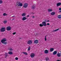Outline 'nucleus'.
I'll use <instances>...</instances> for the list:
<instances>
[{"label": "nucleus", "mask_w": 61, "mask_h": 61, "mask_svg": "<svg viewBox=\"0 0 61 61\" xmlns=\"http://www.w3.org/2000/svg\"><path fill=\"white\" fill-rule=\"evenodd\" d=\"M46 35L45 37V41H46Z\"/></svg>", "instance_id": "34"}, {"label": "nucleus", "mask_w": 61, "mask_h": 61, "mask_svg": "<svg viewBox=\"0 0 61 61\" xmlns=\"http://www.w3.org/2000/svg\"><path fill=\"white\" fill-rule=\"evenodd\" d=\"M0 30L1 32H4L5 30V27H2L0 29Z\"/></svg>", "instance_id": "2"}, {"label": "nucleus", "mask_w": 61, "mask_h": 61, "mask_svg": "<svg viewBox=\"0 0 61 61\" xmlns=\"http://www.w3.org/2000/svg\"><path fill=\"white\" fill-rule=\"evenodd\" d=\"M56 61H60V60L58 59Z\"/></svg>", "instance_id": "39"}, {"label": "nucleus", "mask_w": 61, "mask_h": 61, "mask_svg": "<svg viewBox=\"0 0 61 61\" xmlns=\"http://www.w3.org/2000/svg\"><path fill=\"white\" fill-rule=\"evenodd\" d=\"M39 25L40 26V27H42L43 26V25L42 24H40Z\"/></svg>", "instance_id": "26"}, {"label": "nucleus", "mask_w": 61, "mask_h": 61, "mask_svg": "<svg viewBox=\"0 0 61 61\" xmlns=\"http://www.w3.org/2000/svg\"><path fill=\"white\" fill-rule=\"evenodd\" d=\"M57 54V51H54V52H53V54L54 55H56Z\"/></svg>", "instance_id": "14"}, {"label": "nucleus", "mask_w": 61, "mask_h": 61, "mask_svg": "<svg viewBox=\"0 0 61 61\" xmlns=\"http://www.w3.org/2000/svg\"><path fill=\"white\" fill-rule=\"evenodd\" d=\"M61 5V3H58L56 5L57 6H60Z\"/></svg>", "instance_id": "11"}, {"label": "nucleus", "mask_w": 61, "mask_h": 61, "mask_svg": "<svg viewBox=\"0 0 61 61\" xmlns=\"http://www.w3.org/2000/svg\"><path fill=\"white\" fill-rule=\"evenodd\" d=\"M6 41V39L5 38H4L1 41V43H4V42H5Z\"/></svg>", "instance_id": "7"}, {"label": "nucleus", "mask_w": 61, "mask_h": 61, "mask_svg": "<svg viewBox=\"0 0 61 61\" xmlns=\"http://www.w3.org/2000/svg\"><path fill=\"white\" fill-rule=\"evenodd\" d=\"M7 21H4L3 22V23L5 24L7 23Z\"/></svg>", "instance_id": "28"}, {"label": "nucleus", "mask_w": 61, "mask_h": 61, "mask_svg": "<svg viewBox=\"0 0 61 61\" xmlns=\"http://www.w3.org/2000/svg\"><path fill=\"white\" fill-rule=\"evenodd\" d=\"M35 54L33 53H31L30 54V56L31 58H33L35 57Z\"/></svg>", "instance_id": "5"}, {"label": "nucleus", "mask_w": 61, "mask_h": 61, "mask_svg": "<svg viewBox=\"0 0 61 61\" xmlns=\"http://www.w3.org/2000/svg\"><path fill=\"white\" fill-rule=\"evenodd\" d=\"M58 17L60 19L61 18V15H59L58 16Z\"/></svg>", "instance_id": "24"}, {"label": "nucleus", "mask_w": 61, "mask_h": 61, "mask_svg": "<svg viewBox=\"0 0 61 61\" xmlns=\"http://www.w3.org/2000/svg\"><path fill=\"white\" fill-rule=\"evenodd\" d=\"M3 3V1L1 0H0V4H2Z\"/></svg>", "instance_id": "31"}, {"label": "nucleus", "mask_w": 61, "mask_h": 61, "mask_svg": "<svg viewBox=\"0 0 61 61\" xmlns=\"http://www.w3.org/2000/svg\"><path fill=\"white\" fill-rule=\"evenodd\" d=\"M3 16H5V15H7V14H6V13H5L3 14Z\"/></svg>", "instance_id": "25"}, {"label": "nucleus", "mask_w": 61, "mask_h": 61, "mask_svg": "<svg viewBox=\"0 0 61 61\" xmlns=\"http://www.w3.org/2000/svg\"><path fill=\"white\" fill-rule=\"evenodd\" d=\"M56 13L54 12H52L51 13V15H55V14Z\"/></svg>", "instance_id": "13"}, {"label": "nucleus", "mask_w": 61, "mask_h": 61, "mask_svg": "<svg viewBox=\"0 0 61 61\" xmlns=\"http://www.w3.org/2000/svg\"><path fill=\"white\" fill-rule=\"evenodd\" d=\"M42 24H43V26H46V22H43Z\"/></svg>", "instance_id": "6"}, {"label": "nucleus", "mask_w": 61, "mask_h": 61, "mask_svg": "<svg viewBox=\"0 0 61 61\" xmlns=\"http://www.w3.org/2000/svg\"><path fill=\"white\" fill-rule=\"evenodd\" d=\"M54 50V48H51L50 49V52H53Z\"/></svg>", "instance_id": "15"}, {"label": "nucleus", "mask_w": 61, "mask_h": 61, "mask_svg": "<svg viewBox=\"0 0 61 61\" xmlns=\"http://www.w3.org/2000/svg\"><path fill=\"white\" fill-rule=\"evenodd\" d=\"M15 34H16V32H15L13 33L12 34L13 35H15Z\"/></svg>", "instance_id": "36"}, {"label": "nucleus", "mask_w": 61, "mask_h": 61, "mask_svg": "<svg viewBox=\"0 0 61 61\" xmlns=\"http://www.w3.org/2000/svg\"><path fill=\"white\" fill-rule=\"evenodd\" d=\"M32 18H35V16H33V17H32Z\"/></svg>", "instance_id": "43"}, {"label": "nucleus", "mask_w": 61, "mask_h": 61, "mask_svg": "<svg viewBox=\"0 0 61 61\" xmlns=\"http://www.w3.org/2000/svg\"><path fill=\"white\" fill-rule=\"evenodd\" d=\"M45 22H50V21H49V20H48L47 21H46V20Z\"/></svg>", "instance_id": "35"}, {"label": "nucleus", "mask_w": 61, "mask_h": 61, "mask_svg": "<svg viewBox=\"0 0 61 61\" xmlns=\"http://www.w3.org/2000/svg\"><path fill=\"white\" fill-rule=\"evenodd\" d=\"M57 55L58 57H61V54L60 53H58L57 54Z\"/></svg>", "instance_id": "9"}, {"label": "nucleus", "mask_w": 61, "mask_h": 61, "mask_svg": "<svg viewBox=\"0 0 61 61\" xmlns=\"http://www.w3.org/2000/svg\"><path fill=\"white\" fill-rule=\"evenodd\" d=\"M28 5V4L27 3H25L24 4V5L23 6V7L25 8H26L27 7V6Z\"/></svg>", "instance_id": "8"}, {"label": "nucleus", "mask_w": 61, "mask_h": 61, "mask_svg": "<svg viewBox=\"0 0 61 61\" xmlns=\"http://www.w3.org/2000/svg\"><path fill=\"white\" fill-rule=\"evenodd\" d=\"M26 18L25 17H24L22 18V20H26Z\"/></svg>", "instance_id": "16"}, {"label": "nucleus", "mask_w": 61, "mask_h": 61, "mask_svg": "<svg viewBox=\"0 0 61 61\" xmlns=\"http://www.w3.org/2000/svg\"><path fill=\"white\" fill-rule=\"evenodd\" d=\"M9 50L10 51H12L13 50V49H9Z\"/></svg>", "instance_id": "33"}, {"label": "nucleus", "mask_w": 61, "mask_h": 61, "mask_svg": "<svg viewBox=\"0 0 61 61\" xmlns=\"http://www.w3.org/2000/svg\"><path fill=\"white\" fill-rule=\"evenodd\" d=\"M29 16H30L29 15H27V17H29Z\"/></svg>", "instance_id": "38"}, {"label": "nucleus", "mask_w": 61, "mask_h": 61, "mask_svg": "<svg viewBox=\"0 0 61 61\" xmlns=\"http://www.w3.org/2000/svg\"><path fill=\"white\" fill-rule=\"evenodd\" d=\"M35 8H36V7L35 6H33L32 7V9H34Z\"/></svg>", "instance_id": "27"}, {"label": "nucleus", "mask_w": 61, "mask_h": 61, "mask_svg": "<svg viewBox=\"0 0 61 61\" xmlns=\"http://www.w3.org/2000/svg\"><path fill=\"white\" fill-rule=\"evenodd\" d=\"M59 12H61V10L59 11Z\"/></svg>", "instance_id": "44"}, {"label": "nucleus", "mask_w": 61, "mask_h": 61, "mask_svg": "<svg viewBox=\"0 0 61 61\" xmlns=\"http://www.w3.org/2000/svg\"><path fill=\"white\" fill-rule=\"evenodd\" d=\"M32 43V41L31 40H29L27 42V44L29 45H31Z\"/></svg>", "instance_id": "4"}, {"label": "nucleus", "mask_w": 61, "mask_h": 61, "mask_svg": "<svg viewBox=\"0 0 61 61\" xmlns=\"http://www.w3.org/2000/svg\"><path fill=\"white\" fill-rule=\"evenodd\" d=\"M22 53H23L24 54H25V55H28V54H27V53L26 52H23Z\"/></svg>", "instance_id": "20"}, {"label": "nucleus", "mask_w": 61, "mask_h": 61, "mask_svg": "<svg viewBox=\"0 0 61 61\" xmlns=\"http://www.w3.org/2000/svg\"><path fill=\"white\" fill-rule=\"evenodd\" d=\"M34 43L35 44H38V40H35L34 41Z\"/></svg>", "instance_id": "10"}, {"label": "nucleus", "mask_w": 61, "mask_h": 61, "mask_svg": "<svg viewBox=\"0 0 61 61\" xmlns=\"http://www.w3.org/2000/svg\"><path fill=\"white\" fill-rule=\"evenodd\" d=\"M31 14H32L33 15V14H34V13L33 12H32L31 13Z\"/></svg>", "instance_id": "41"}, {"label": "nucleus", "mask_w": 61, "mask_h": 61, "mask_svg": "<svg viewBox=\"0 0 61 61\" xmlns=\"http://www.w3.org/2000/svg\"><path fill=\"white\" fill-rule=\"evenodd\" d=\"M46 25H50V24H49V23H47V24Z\"/></svg>", "instance_id": "37"}, {"label": "nucleus", "mask_w": 61, "mask_h": 61, "mask_svg": "<svg viewBox=\"0 0 61 61\" xmlns=\"http://www.w3.org/2000/svg\"><path fill=\"white\" fill-rule=\"evenodd\" d=\"M48 11L49 12H52V9H48Z\"/></svg>", "instance_id": "17"}, {"label": "nucleus", "mask_w": 61, "mask_h": 61, "mask_svg": "<svg viewBox=\"0 0 61 61\" xmlns=\"http://www.w3.org/2000/svg\"><path fill=\"white\" fill-rule=\"evenodd\" d=\"M0 44H1V42L0 41Z\"/></svg>", "instance_id": "45"}, {"label": "nucleus", "mask_w": 61, "mask_h": 61, "mask_svg": "<svg viewBox=\"0 0 61 61\" xmlns=\"http://www.w3.org/2000/svg\"><path fill=\"white\" fill-rule=\"evenodd\" d=\"M15 59L16 60H18V58L17 57H16L15 58Z\"/></svg>", "instance_id": "30"}, {"label": "nucleus", "mask_w": 61, "mask_h": 61, "mask_svg": "<svg viewBox=\"0 0 61 61\" xmlns=\"http://www.w3.org/2000/svg\"><path fill=\"white\" fill-rule=\"evenodd\" d=\"M59 10H61V8H59Z\"/></svg>", "instance_id": "40"}, {"label": "nucleus", "mask_w": 61, "mask_h": 61, "mask_svg": "<svg viewBox=\"0 0 61 61\" xmlns=\"http://www.w3.org/2000/svg\"><path fill=\"white\" fill-rule=\"evenodd\" d=\"M5 58H6V56H8V54H7V53H6L5 54Z\"/></svg>", "instance_id": "22"}, {"label": "nucleus", "mask_w": 61, "mask_h": 61, "mask_svg": "<svg viewBox=\"0 0 61 61\" xmlns=\"http://www.w3.org/2000/svg\"><path fill=\"white\" fill-rule=\"evenodd\" d=\"M45 59L46 61H48L49 60V58L47 57L45 58Z\"/></svg>", "instance_id": "23"}, {"label": "nucleus", "mask_w": 61, "mask_h": 61, "mask_svg": "<svg viewBox=\"0 0 61 61\" xmlns=\"http://www.w3.org/2000/svg\"><path fill=\"white\" fill-rule=\"evenodd\" d=\"M16 5L17 6H22L23 4L19 1H17L16 3Z\"/></svg>", "instance_id": "1"}, {"label": "nucleus", "mask_w": 61, "mask_h": 61, "mask_svg": "<svg viewBox=\"0 0 61 61\" xmlns=\"http://www.w3.org/2000/svg\"><path fill=\"white\" fill-rule=\"evenodd\" d=\"M2 43H3L4 44H5V45H6V44H7V42H2Z\"/></svg>", "instance_id": "32"}, {"label": "nucleus", "mask_w": 61, "mask_h": 61, "mask_svg": "<svg viewBox=\"0 0 61 61\" xmlns=\"http://www.w3.org/2000/svg\"><path fill=\"white\" fill-rule=\"evenodd\" d=\"M59 30V29H56V30H53V32H56V31H58Z\"/></svg>", "instance_id": "18"}, {"label": "nucleus", "mask_w": 61, "mask_h": 61, "mask_svg": "<svg viewBox=\"0 0 61 61\" xmlns=\"http://www.w3.org/2000/svg\"><path fill=\"white\" fill-rule=\"evenodd\" d=\"M13 52L11 51H9L8 53V54H9L10 55H12V54H13Z\"/></svg>", "instance_id": "21"}, {"label": "nucleus", "mask_w": 61, "mask_h": 61, "mask_svg": "<svg viewBox=\"0 0 61 61\" xmlns=\"http://www.w3.org/2000/svg\"><path fill=\"white\" fill-rule=\"evenodd\" d=\"M11 29V27L10 26H8L6 28V30L7 31H10Z\"/></svg>", "instance_id": "3"}, {"label": "nucleus", "mask_w": 61, "mask_h": 61, "mask_svg": "<svg viewBox=\"0 0 61 61\" xmlns=\"http://www.w3.org/2000/svg\"><path fill=\"white\" fill-rule=\"evenodd\" d=\"M15 17L14 16H12V17Z\"/></svg>", "instance_id": "42"}, {"label": "nucleus", "mask_w": 61, "mask_h": 61, "mask_svg": "<svg viewBox=\"0 0 61 61\" xmlns=\"http://www.w3.org/2000/svg\"><path fill=\"white\" fill-rule=\"evenodd\" d=\"M30 46H29L28 49V51H30Z\"/></svg>", "instance_id": "29"}, {"label": "nucleus", "mask_w": 61, "mask_h": 61, "mask_svg": "<svg viewBox=\"0 0 61 61\" xmlns=\"http://www.w3.org/2000/svg\"><path fill=\"white\" fill-rule=\"evenodd\" d=\"M45 54H48V51L47 50H46L44 51Z\"/></svg>", "instance_id": "12"}, {"label": "nucleus", "mask_w": 61, "mask_h": 61, "mask_svg": "<svg viewBox=\"0 0 61 61\" xmlns=\"http://www.w3.org/2000/svg\"><path fill=\"white\" fill-rule=\"evenodd\" d=\"M26 14L25 13H23L21 15L22 16H25Z\"/></svg>", "instance_id": "19"}]
</instances>
